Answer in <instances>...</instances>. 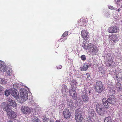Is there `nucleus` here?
<instances>
[{
    "label": "nucleus",
    "instance_id": "f257e3e1",
    "mask_svg": "<svg viewBox=\"0 0 122 122\" xmlns=\"http://www.w3.org/2000/svg\"><path fill=\"white\" fill-rule=\"evenodd\" d=\"M27 91L24 88L21 89L20 92L21 95L20 97L19 98L17 101L21 103H22L28 99Z\"/></svg>",
    "mask_w": 122,
    "mask_h": 122
},
{
    "label": "nucleus",
    "instance_id": "f03ea898",
    "mask_svg": "<svg viewBox=\"0 0 122 122\" xmlns=\"http://www.w3.org/2000/svg\"><path fill=\"white\" fill-rule=\"evenodd\" d=\"M89 45L90 47L88 49L89 51L91 53H93L94 54L97 55L98 52V48L92 43H90Z\"/></svg>",
    "mask_w": 122,
    "mask_h": 122
},
{
    "label": "nucleus",
    "instance_id": "7ed1b4c3",
    "mask_svg": "<svg viewBox=\"0 0 122 122\" xmlns=\"http://www.w3.org/2000/svg\"><path fill=\"white\" fill-rule=\"evenodd\" d=\"M95 89L96 91L99 93H101L103 91V85L100 81H98L96 83Z\"/></svg>",
    "mask_w": 122,
    "mask_h": 122
},
{
    "label": "nucleus",
    "instance_id": "20e7f679",
    "mask_svg": "<svg viewBox=\"0 0 122 122\" xmlns=\"http://www.w3.org/2000/svg\"><path fill=\"white\" fill-rule=\"evenodd\" d=\"M81 96L84 102L87 103L89 101V97L86 92H82Z\"/></svg>",
    "mask_w": 122,
    "mask_h": 122
},
{
    "label": "nucleus",
    "instance_id": "39448f33",
    "mask_svg": "<svg viewBox=\"0 0 122 122\" xmlns=\"http://www.w3.org/2000/svg\"><path fill=\"white\" fill-rule=\"evenodd\" d=\"M31 109L27 106L22 107L21 108V111L25 114H30L31 111Z\"/></svg>",
    "mask_w": 122,
    "mask_h": 122
},
{
    "label": "nucleus",
    "instance_id": "423d86ee",
    "mask_svg": "<svg viewBox=\"0 0 122 122\" xmlns=\"http://www.w3.org/2000/svg\"><path fill=\"white\" fill-rule=\"evenodd\" d=\"M7 115L8 117L10 119H15L17 116L16 113L13 111L11 110L7 112Z\"/></svg>",
    "mask_w": 122,
    "mask_h": 122
},
{
    "label": "nucleus",
    "instance_id": "0eeeda50",
    "mask_svg": "<svg viewBox=\"0 0 122 122\" xmlns=\"http://www.w3.org/2000/svg\"><path fill=\"white\" fill-rule=\"evenodd\" d=\"M108 30L110 33H117L119 31L118 28L116 26L111 27L109 28Z\"/></svg>",
    "mask_w": 122,
    "mask_h": 122
},
{
    "label": "nucleus",
    "instance_id": "6e6552de",
    "mask_svg": "<svg viewBox=\"0 0 122 122\" xmlns=\"http://www.w3.org/2000/svg\"><path fill=\"white\" fill-rule=\"evenodd\" d=\"M63 116L66 119H69L71 116V114L68 109H65L63 112Z\"/></svg>",
    "mask_w": 122,
    "mask_h": 122
},
{
    "label": "nucleus",
    "instance_id": "1a4fd4ad",
    "mask_svg": "<svg viewBox=\"0 0 122 122\" xmlns=\"http://www.w3.org/2000/svg\"><path fill=\"white\" fill-rule=\"evenodd\" d=\"M81 36L82 37L86 40L88 39V34L87 31L86 30H83L81 32Z\"/></svg>",
    "mask_w": 122,
    "mask_h": 122
},
{
    "label": "nucleus",
    "instance_id": "9d476101",
    "mask_svg": "<svg viewBox=\"0 0 122 122\" xmlns=\"http://www.w3.org/2000/svg\"><path fill=\"white\" fill-rule=\"evenodd\" d=\"M107 102L109 103L114 105L116 102V98L115 96L111 95L107 99Z\"/></svg>",
    "mask_w": 122,
    "mask_h": 122
},
{
    "label": "nucleus",
    "instance_id": "9b49d317",
    "mask_svg": "<svg viewBox=\"0 0 122 122\" xmlns=\"http://www.w3.org/2000/svg\"><path fill=\"white\" fill-rule=\"evenodd\" d=\"M83 119L81 113H79V114L75 115V119L77 122H82Z\"/></svg>",
    "mask_w": 122,
    "mask_h": 122
},
{
    "label": "nucleus",
    "instance_id": "f8f14e48",
    "mask_svg": "<svg viewBox=\"0 0 122 122\" xmlns=\"http://www.w3.org/2000/svg\"><path fill=\"white\" fill-rule=\"evenodd\" d=\"M88 115L90 117H92L96 116V113L94 110L92 109H89L88 111Z\"/></svg>",
    "mask_w": 122,
    "mask_h": 122
},
{
    "label": "nucleus",
    "instance_id": "ddd939ff",
    "mask_svg": "<svg viewBox=\"0 0 122 122\" xmlns=\"http://www.w3.org/2000/svg\"><path fill=\"white\" fill-rule=\"evenodd\" d=\"M84 41L83 43L82 44V46L83 47V48L86 50H88L89 49L90 47L89 44L90 43L88 44V43H87V42L86 41Z\"/></svg>",
    "mask_w": 122,
    "mask_h": 122
},
{
    "label": "nucleus",
    "instance_id": "4468645a",
    "mask_svg": "<svg viewBox=\"0 0 122 122\" xmlns=\"http://www.w3.org/2000/svg\"><path fill=\"white\" fill-rule=\"evenodd\" d=\"M6 68V67L4 63L1 61H0V70L2 72H4V71L5 70Z\"/></svg>",
    "mask_w": 122,
    "mask_h": 122
},
{
    "label": "nucleus",
    "instance_id": "2eb2a0df",
    "mask_svg": "<svg viewBox=\"0 0 122 122\" xmlns=\"http://www.w3.org/2000/svg\"><path fill=\"white\" fill-rule=\"evenodd\" d=\"M96 111L99 115L101 116H103L104 115L105 112V110L102 109L101 107L99 108V109H97Z\"/></svg>",
    "mask_w": 122,
    "mask_h": 122
},
{
    "label": "nucleus",
    "instance_id": "dca6fc26",
    "mask_svg": "<svg viewBox=\"0 0 122 122\" xmlns=\"http://www.w3.org/2000/svg\"><path fill=\"white\" fill-rule=\"evenodd\" d=\"M107 60L109 62H111L112 61H113L114 57L113 55L110 53H108L107 56Z\"/></svg>",
    "mask_w": 122,
    "mask_h": 122
},
{
    "label": "nucleus",
    "instance_id": "f3484780",
    "mask_svg": "<svg viewBox=\"0 0 122 122\" xmlns=\"http://www.w3.org/2000/svg\"><path fill=\"white\" fill-rule=\"evenodd\" d=\"M2 107L4 108V110L6 111L7 112L8 111L11 110V108L10 104H7L4 105L2 106Z\"/></svg>",
    "mask_w": 122,
    "mask_h": 122
},
{
    "label": "nucleus",
    "instance_id": "a211bd4d",
    "mask_svg": "<svg viewBox=\"0 0 122 122\" xmlns=\"http://www.w3.org/2000/svg\"><path fill=\"white\" fill-rule=\"evenodd\" d=\"M117 35L116 34H112L111 36H109L110 38L111 39L112 41L114 42L118 40V39L117 37Z\"/></svg>",
    "mask_w": 122,
    "mask_h": 122
},
{
    "label": "nucleus",
    "instance_id": "6ab92c4d",
    "mask_svg": "<svg viewBox=\"0 0 122 122\" xmlns=\"http://www.w3.org/2000/svg\"><path fill=\"white\" fill-rule=\"evenodd\" d=\"M11 95L17 100L19 98V92L15 91H13L11 93Z\"/></svg>",
    "mask_w": 122,
    "mask_h": 122
},
{
    "label": "nucleus",
    "instance_id": "aec40b11",
    "mask_svg": "<svg viewBox=\"0 0 122 122\" xmlns=\"http://www.w3.org/2000/svg\"><path fill=\"white\" fill-rule=\"evenodd\" d=\"M67 101V105L68 107H71L74 106V103L71 99H68Z\"/></svg>",
    "mask_w": 122,
    "mask_h": 122
},
{
    "label": "nucleus",
    "instance_id": "412c9836",
    "mask_svg": "<svg viewBox=\"0 0 122 122\" xmlns=\"http://www.w3.org/2000/svg\"><path fill=\"white\" fill-rule=\"evenodd\" d=\"M116 66V63L113 61L111 62H108L107 65V66H108L110 67L113 68Z\"/></svg>",
    "mask_w": 122,
    "mask_h": 122
},
{
    "label": "nucleus",
    "instance_id": "4be33fe9",
    "mask_svg": "<svg viewBox=\"0 0 122 122\" xmlns=\"http://www.w3.org/2000/svg\"><path fill=\"white\" fill-rule=\"evenodd\" d=\"M116 87L118 91H120L121 90L122 86L119 82H118L116 84Z\"/></svg>",
    "mask_w": 122,
    "mask_h": 122
},
{
    "label": "nucleus",
    "instance_id": "5701e85b",
    "mask_svg": "<svg viewBox=\"0 0 122 122\" xmlns=\"http://www.w3.org/2000/svg\"><path fill=\"white\" fill-rule=\"evenodd\" d=\"M6 72L7 73V74L9 76H10L12 75V70L10 69V68H7L6 67V70L4 71V72Z\"/></svg>",
    "mask_w": 122,
    "mask_h": 122
},
{
    "label": "nucleus",
    "instance_id": "b1692460",
    "mask_svg": "<svg viewBox=\"0 0 122 122\" xmlns=\"http://www.w3.org/2000/svg\"><path fill=\"white\" fill-rule=\"evenodd\" d=\"M89 67V65H84L83 66L80 67V69L81 71H86Z\"/></svg>",
    "mask_w": 122,
    "mask_h": 122
},
{
    "label": "nucleus",
    "instance_id": "393cba45",
    "mask_svg": "<svg viewBox=\"0 0 122 122\" xmlns=\"http://www.w3.org/2000/svg\"><path fill=\"white\" fill-rule=\"evenodd\" d=\"M10 106H11L14 107H15L17 106V104L14 101H13L11 102L10 103L8 102Z\"/></svg>",
    "mask_w": 122,
    "mask_h": 122
},
{
    "label": "nucleus",
    "instance_id": "a878e982",
    "mask_svg": "<svg viewBox=\"0 0 122 122\" xmlns=\"http://www.w3.org/2000/svg\"><path fill=\"white\" fill-rule=\"evenodd\" d=\"M111 118L110 117H108L104 119V122H112Z\"/></svg>",
    "mask_w": 122,
    "mask_h": 122
},
{
    "label": "nucleus",
    "instance_id": "bb28decb",
    "mask_svg": "<svg viewBox=\"0 0 122 122\" xmlns=\"http://www.w3.org/2000/svg\"><path fill=\"white\" fill-rule=\"evenodd\" d=\"M0 83L3 84H5L7 83V81L4 78H0Z\"/></svg>",
    "mask_w": 122,
    "mask_h": 122
},
{
    "label": "nucleus",
    "instance_id": "cd10ccee",
    "mask_svg": "<svg viewBox=\"0 0 122 122\" xmlns=\"http://www.w3.org/2000/svg\"><path fill=\"white\" fill-rule=\"evenodd\" d=\"M102 106V105L101 103L100 102L97 103L96 104V109L97 110V109H98V108L99 109V108H100V107Z\"/></svg>",
    "mask_w": 122,
    "mask_h": 122
},
{
    "label": "nucleus",
    "instance_id": "c85d7f7f",
    "mask_svg": "<svg viewBox=\"0 0 122 122\" xmlns=\"http://www.w3.org/2000/svg\"><path fill=\"white\" fill-rule=\"evenodd\" d=\"M68 31H65L62 35V37H64L67 36L68 35ZM63 38H62V37L61 38V39Z\"/></svg>",
    "mask_w": 122,
    "mask_h": 122
},
{
    "label": "nucleus",
    "instance_id": "c756f323",
    "mask_svg": "<svg viewBox=\"0 0 122 122\" xmlns=\"http://www.w3.org/2000/svg\"><path fill=\"white\" fill-rule=\"evenodd\" d=\"M73 93L72 95V97L73 99H76L77 96V93L76 91Z\"/></svg>",
    "mask_w": 122,
    "mask_h": 122
},
{
    "label": "nucleus",
    "instance_id": "7c9ffc66",
    "mask_svg": "<svg viewBox=\"0 0 122 122\" xmlns=\"http://www.w3.org/2000/svg\"><path fill=\"white\" fill-rule=\"evenodd\" d=\"M5 95L7 97L9 96V95L10 94V90H6L5 92Z\"/></svg>",
    "mask_w": 122,
    "mask_h": 122
},
{
    "label": "nucleus",
    "instance_id": "2f4dec72",
    "mask_svg": "<svg viewBox=\"0 0 122 122\" xmlns=\"http://www.w3.org/2000/svg\"><path fill=\"white\" fill-rule=\"evenodd\" d=\"M49 119L45 117H43V121L44 122H48Z\"/></svg>",
    "mask_w": 122,
    "mask_h": 122
},
{
    "label": "nucleus",
    "instance_id": "473e14b6",
    "mask_svg": "<svg viewBox=\"0 0 122 122\" xmlns=\"http://www.w3.org/2000/svg\"><path fill=\"white\" fill-rule=\"evenodd\" d=\"M75 91V90H73V89L70 90L69 91V92L70 95L72 96V95L74 92Z\"/></svg>",
    "mask_w": 122,
    "mask_h": 122
},
{
    "label": "nucleus",
    "instance_id": "72a5a7b5",
    "mask_svg": "<svg viewBox=\"0 0 122 122\" xmlns=\"http://www.w3.org/2000/svg\"><path fill=\"white\" fill-rule=\"evenodd\" d=\"M77 83V82L75 80H73L71 81V84L73 85H74L76 84Z\"/></svg>",
    "mask_w": 122,
    "mask_h": 122
},
{
    "label": "nucleus",
    "instance_id": "f704fd0d",
    "mask_svg": "<svg viewBox=\"0 0 122 122\" xmlns=\"http://www.w3.org/2000/svg\"><path fill=\"white\" fill-rule=\"evenodd\" d=\"M81 58L82 60L83 61H85L86 59L85 56L84 55H82L81 56Z\"/></svg>",
    "mask_w": 122,
    "mask_h": 122
},
{
    "label": "nucleus",
    "instance_id": "c9c22d12",
    "mask_svg": "<svg viewBox=\"0 0 122 122\" xmlns=\"http://www.w3.org/2000/svg\"><path fill=\"white\" fill-rule=\"evenodd\" d=\"M121 73H118V74H117L116 76V77L117 79L120 78L121 77Z\"/></svg>",
    "mask_w": 122,
    "mask_h": 122
},
{
    "label": "nucleus",
    "instance_id": "e433bc0d",
    "mask_svg": "<svg viewBox=\"0 0 122 122\" xmlns=\"http://www.w3.org/2000/svg\"><path fill=\"white\" fill-rule=\"evenodd\" d=\"M103 105H104L105 107L107 108H108L109 107V106L108 105V104L107 103V102H105V103H104L103 104Z\"/></svg>",
    "mask_w": 122,
    "mask_h": 122
},
{
    "label": "nucleus",
    "instance_id": "4c0bfd02",
    "mask_svg": "<svg viewBox=\"0 0 122 122\" xmlns=\"http://www.w3.org/2000/svg\"><path fill=\"white\" fill-rule=\"evenodd\" d=\"M115 89L114 88L112 87V88H111L110 90V92L112 93H114L115 92Z\"/></svg>",
    "mask_w": 122,
    "mask_h": 122
},
{
    "label": "nucleus",
    "instance_id": "58836bf2",
    "mask_svg": "<svg viewBox=\"0 0 122 122\" xmlns=\"http://www.w3.org/2000/svg\"><path fill=\"white\" fill-rule=\"evenodd\" d=\"M86 75H87L86 79L88 80H89L91 77L90 74L89 73H86Z\"/></svg>",
    "mask_w": 122,
    "mask_h": 122
},
{
    "label": "nucleus",
    "instance_id": "ea45409f",
    "mask_svg": "<svg viewBox=\"0 0 122 122\" xmlns=\"http://www.w3.org/2000/svg\"><path fill=\"white\" fill-rule=\"evenodd\" d=\"M86 122H93V121L91 120V118L90 117H88L86 120Z\"/></svg>",
    "mask_w": 122,
    "mask_h": 122
},
{
    "label": "nucleus",
    "instance_id": "a19ab883",
    "mask_svg": "<svg viewBox=\"0 0 122 122\" xmlns=\"http://www.w3.org/2000/svg\"><path fill=\"white\" fill-rule=\"evenodd\" d=\"M7 101L8 102H9V103H10L11 102V101H12L13 100H12L11 99V97H8V98H7Z\"/></svg>",
    "mask_w": 122,
    "mask_h": 122
},
{
    "label": "nucleus",
    "instance_id": "79ce46f5",
    "mask_svg": "<svg viewBox=\"0 0 122 122\" xmlns=\"http://www.w3.org/2000/svg\"><path fill=\"white\" fill-rule=\"evenodd\" d=\"M107 100L106 98H104L102 99V103L103 104L104 103H105L107 102Z\"/></svg>",
    "mask_w": 122,
    "mask_h": 122
},
{
    "label": "nucleus",
    "instance_id": "37998d69",
    "mask_svg": "<svg viewBox=\"0 0 122 122\" xmlns=\"http://www.w3.org/2000/svg\"><path fill=\"white\" fill-rule=\"evenodd\" d=\"M108 7L109 9L111 10H115V9L111 5L108 6Z\"/></svg>",
    "mask_w": 122,
    "mask_h": 122
},
{
    "label": "nucleus",
    "instance_id": "c03bdc74",
    "mask_svg": "<svg viewBox=\"0 0 122 122\" xmlns=\"http://www.w3.org/2000/svg\"><path fill=\"white\" fill-rule=\"evenodd\" d=\"M40 120L37 118H35L34 120V122H40Z\"/></svg>",
    "mask_w": 122,
    "mask_h": 122
},
{
    "label": "nucleus",
    "instance_id": "a18cd8bd",
    "mask_svg": "<svg viewBox=\"0 0 122 122\" xmlns=\"http://www.w3.org/2000/svg\"><path fill=\"white\" fill-rule=\"evenodd\" d=\"M62 67V66H61V65H60V66H58L57 67V69H61Z\"/></svg>",
    "mask_w": 122,
    "mask_h": 122
},
{
    "label": "nucleus",
    "instance_id": "49530a36",
    "mask_svg": "<svg viewBox=\"0 0 122 122\" xmlns=\"http://www.w3.org/2000/svg\"><path fill=\"white\" fill-rule=\"evenodd\" d=\"M13 87L14 88H16L17 87V85L16 84H13Z\"/></svg>",
    "mask_w": 122,
    "mask_h": 122
},
{
    "label": "nucleus",
    "instance_id": "de8ad7c7",
    "mask_svg": "<svg viewBox=\"0 0 122 122\" xmlns=\"http://www.w3.org/2000/svg\"><path fill=\"white\" fill-rule=\"evenodd\" d=\"M79 110L78 109H77L76 110V114H79L78 113H79Z\"/></svg>",
    "mask_w": 122,
    "mask_h": 122
},
{
    "label": "nucleus",
    "instance_id": "09e8293b",
    "mask_svg": "<svg viewBox=\"0 0 122 122\" xmlns=\"http://www.w3.org/2000/svg\"><path fill=\"white\" fill-rule=\"evenodd\" d=\"M2 88L0 87V95H1L2 93Z\"/></svg>",
    "mask_w": 122,
    "mask_h": 122
},
{
    "label": "nucleus",
    "instance_id": "8fccbe9b",
    "mask_svg": "<svg viewBox=\"0 0 122 122\" xmlns=\"http://www.w3.org/2000/svg\"><path fill=\"white\" fill-rule=\"evenodd\" d=\"M113 122H119L118 119H115L114 121Z\"/></svg>",
    "mask_w": 122,
    "mask_h": 122
},
{
    "label": "nucleus",
    "instance_id": "3c124183",
    "mask_svg": "<svg viewBox=\"0 0 122 122\" xmlns=\"http://www.w3.org/2000/svg\"><path fill=\"white\" fill-rule=\"evenodd\" d=\"M115 10H116V11L119 12L121 10V9L120 8L117 9V8H116L115 9Z\"/></svg>",
    "mask_w": 122,
    "mask_h": 122
},
{
    "label": "nucleus",
    "instance_id": "603ef678",
    "mask_svg": "<svg viewBox=\"0 0 122 122\" xmlns=\"http://www.w3.org/2000/svg\"><path fill=\"white\" fill-rule=\"evenodd\" d=\"M88 64H89L87 65H89V66H91L92 65V63H88Z\"/></svg>",
    "mask_w": 122,
    "mask_h": 122
},
{
    "label": "nucleus",
    "instance_id": "864d4df0",
    "mask_svg": "<svg viewBox=\"0 0 122 122\" xmlns=\"http://www.w3.org/2000/svg\"><path fill=\"white\" fill-rule=\"evenodd\" d=\"M67 39V38H66L65 39H64L65 40H66Z\"/></svg>",
    "mask_w": 122,
    "mask_h": 122
},
{
    "label": "nucleus",
    "instance_id": "5fc2aeb1",
    "mask_svg": "<svg viewBox=\"0 0 122 122\" xmlns=\"http://www.w3.org/2000/svg\"><path fill=\"white\" fill-rule=\"evenodd\" d=\"M93 62H95V61H93Z\"/></svg>",
    "mask_w": 122,
    "mask_h": 122
},
{
    "label": "nucleus",
    "instance_id": "6e6d98bb",
    "mask_svg": "<svg viewBox=\"0 0 122 122\" xmlns=\"http://www.w3.org/2000/svg\"><path fill=\"white\" fill-rule=\"evenodd\" d=\"M90 92H90V91L89 92V93H90Z\"/></svg>",
    "mask_w": 122,
    "mask_h": 122
},
{
    "label": "nucleus",
    "instance_id": "4d7b16f0",
    "mask_svg": "<svg viewBox=\"0 0 122 122\" xmlns=\"http://www.w3.org/2000/svg\"><path fill=\"white\" fill-rule=\"evenodd\" d=\"M8 122H10V121H9Z\"/></svg>",
    "mask_w": 122,
    "mask_h": 122
}]
</instances>
